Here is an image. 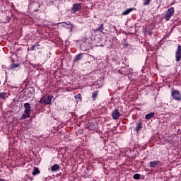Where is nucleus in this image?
I'll return each instance as SVG.
<instances>
[{
  "instance_id": "f257e3e1",
  "label": "nucleus",
  "mask_w": 181,
  "mask_h": 181,
  "mask_svg": "<svg viewBox=\"0 0 181 181\" xmlns=\"http://www.w3.org/2000/svg\"><path fill=\"white\" fill-rule=\"evenodd\" d=\"M24 114L22 115V119H26V118H30V114H32V107H30V103H27L24 104Z\"/></svg>"
},
{
  "instance_id": "f03ea898",
  "label": "nucleus",
  "mask_w": 181,
  "mask_h": 181,
  "mask_svg": "<svg viewBox=\"0 0 181 181\" xmlns=\"http://www.w3.org/2000/svg\"><path fill=\"white\" fill-rule=\"evenodd\" d=\"M52 98H53V95H45L43 96L41 100H40V104H51L52 103Z\"/></svg>"
},
{
  "instance_id": "7ed1b4c3",
  "label": "nucleus",
  "mask_w": 181,
  "mask_h": 181,
  "mask_svg": "<svg viewBox=\"0 0 181 181\" xmlns=\"http://www.w3.org/2000/svg\"><path fill=\"white\" fill-rule=\"evenodd\" d=\"M175 13V8L171 7L168 9L167 13L165 15L164 18L165 21H169L173 14Z\"/></svg>"
},
{
  "instance_id": "20e7f679",
  "label": "nucleus",
  "mask_w": 181,
  "mask_h": 181,
  "mask_svg": "<svg viewBox=\"0 0 181 181\" xmlns=\"http://www.w3.org/2000/svg\"><path fill=\"white\" fill-rule=\"evenodd\" d=\"M171 95L174 100H176V101H180L181 95H180V92H179V90H173Z\"/></svg>"
},
{
  "instance_id": "39448f33",
  "label": "nucleus",
  "mask_w": 181,
  "mask_h": 181,
  "mask_svg": "<svg viewBox=\"0 0 181 181\" xmlns=\"http://www.w3.org/2000/svg\"><path fill=\"white\" fill-rule=\"evenodd\" d=\"M112 117L114 119H118L121 117V113H119V110L115 109L112 112Z\"/></svg>"
},
{
  "instance_id": "423d86ee",
  "label": "nucleus",
  "mask_w": 181,
  "mask_h": 181,
  "mask_svg": "<svg viewBox=\"0 0 181 181\" xmlns=\"http://www.w3.org/2000/svg\"><path fill=\"white\" fill-rule=\"evenodd\" d=\"M81 4H74L72 8H71V12L74 13H76V12H78L80 9H81Z\"/></svg>"
},
{
  "instance_id": "0eeeda50",
  "label": "nucleus",
  "mask_w": 181,
  "mask_h": 181,
  "mask_svg": "<svg viewBox=\"0 0 181 181\" xmlns=\"http://www.w3.org/2000/svg\"><path fill=\"white\" fill-rule=\"evenodd\" d=\"M160 164V161L159 160L151 161L149 163V168H156V166H158Z\"/></svg>"
},
{
  "instance_id": "6e6552de",
  "label": "nucleus",
  "mask_w": 181,
  "mask_h": 181,
  "mask_svg": "<svg viewBox=\"0 0 181 181\" xmlns=\"http://www.w3.org/2000/svg\"><path fill=\"white\" fill-rule=\"evenodd\" d=\"M52 172H59L60 170V165L59 164H55L51 167Z\"/></svg>"
},
{
  "instance_id": "1a4fd4ad",
  "label": "nucleus",
  "mask_w": 181,
  "mask_h": 181,
  "mask_svg": "<svg viewBox=\"0 0 181 181\" xmlns=\"http://www.w3.org/2000/svg\"><path fill=\"white\" fill-rule=\"evenodd\" d=\"M83 59V54H78L76 56L74 62L75 63H77V62H80V60H81Z\"/></svg>"
},
{
  "instance_id": "9d476101",
  "label": "nucleus",
  "mask_w": 181,
  "mask_h": 181,
  "mask_svg": "<svg viewBox=\"0 0 181 181\" xmlns=\"http://www.w3.org/2000/svg\"><path fill=\"white\" fill-rule=\"evenodd\" d=\"M133 11H134L133 8H127L124 11H123L122 15L123 16L128 15L130 12H132Z\"/></svg>"
},
{
  "instance_id": "9b49d317",
  "label": "nucleus",
  "mask_w": 181,
  "mask_h": 181,
  "mask_svg": "<svg viewBox=\"0 0 181 181\" xmlns=\"http://www.w3.org/2000/svg\"><path fill=\"white\" fill-rule=\"evenodd\" d=\"M181 59V52H175V60L176 62H180Z\"/></svg>"
},
{
  "instance_id": "f8f14e48",
  "label": "nucleus",
  "mask_w": 181,
  "mask_h": 181,
  "mask_svg": "<svg viewBox=\"0 0 181 181\" xmlns=\"http://www.w3.org/2000/svg\"><path fill=\"white\" fill-rule=\"evenodd\" d=\"M155 117L154 112H151L147 115H146V119H151V118H153Z\"/></svg>"
},
{
  "instance_id": "ddd939ff",
  "label": "nucleus",
  "mask_w": 181,
  "mask_h": 181,
  "mask_svg": "<svg viewBox=\"0 0 181 181\" xmlns=\"http://www.w3.org/2000/svg\"><path fill=\"white\" fill-rule=\"evenodd\" d=\"M142 128V122H139L137 124H136V132H138L139 131H141Z\"/></svg>"
},
{
  "instance_id": "4468645a",
  "label": "nucleus",
  "mask_w": 181,
  "mask_h": 181,
  "mask_svg": "<svg viewBox=\"0 0 181 181\" xmlns=\"http://www.w3.org/2000/svg\"><path fill=\"white\" fill-rule=\"evenodd\" d=\"M96 32H100L101 33H103V30H104V24H101L100 26L98 28H96Z\"/></svg>"
},
{
  "instance_id": "2eb2a0df",
  "label": "nucleus",
  "mask_w": 181,
  "mask_h": 181,
  "mask_svg": "<svg viewBox=\"0 0 181 181\" xmlns=\"http://www.w3.org/2000/svg\"><path fill=\"white\" fill-rule=\"evenodd\" d=\"M40 173V171L39 170L38 168H34V170L33 172V175H39Z\"/></svg>"
},
{
  "instance_id": "dca6fc26",
  "label": "nucleus",
  "mask_w": 181,
  "mask_h": 181,
  "mask_svg": "<svg viewBox=\"0 0 181 181\" xmlns=\"http://www.w3.org/2000/svg\"><path fill=\"white\" fill-rule=\"evenodd\" d=\"M7 93L5 92L0 93V98H2V100H5L6 98Z\"/></svg>"
},
{
  "instance_id": "f3484780",
  "label": "nucleus",
  "mask_w": 181,
  "mask_h": 181,
  "mask_svg": "<svg viewBox=\"0 0 181 181\" xmlns=\"http://www.w3.org/2000/svg\"><path fill=\"white\" fill-rule=\"evenodd\" d=\"M98 96V91H95L92 93V98L93 101L95 100V98H97Z\"/></svg>"
},
{
  "instance_id": "a211bd4d",
  "label": "nucleus",
  "mask_w": 181,
  "mask_h": 181,
  "mask_svg": "<svg viewBox=\"0 0 181 181\" xmlns=\"http://www.w3.org/2000/svg\"><path fill=\"white\" fill-rule=\"evenodd\" d=\"M133 179H135V180H139V179H141V175L140 174H134L133 175Z\"/></svg>"
},
{
  "instance_id": "6ab92c4d",
  "label": "nucleus",
  "mask_w": 181,
  "mask_h": 181,
  "mask_svg": "<svg viewBox=\"0 0 181 181\" xmlns=\"http://www.w3.org/2000/svg\"><path fill=\"white\" fill-rule=\"evenodd\" d=\"M21 64H12L11 65V69H16V67H20Z\"/></svg>"
},
{
  "instance_id": "aec40b11",
  "label": "nucleus",
  "mask_w": 181,
  "mask_h": 181,
  "mask_svg": "<svg viewBox=\"0 0 181 181\" xmlns=\"http://www.w3.org/2000/svg\"><path fill=\"white\" fill-rule=\"evenodd\" d=\"M63 23H65V25H70L71 32L73 30V28H74V25L71 24L70 22H68V23L64 22Z\"/></svg>"
},
{
  "instance_id": "412c9836",
  "label": "nucleus",
  "mask_w": 181,
  "mask_h": 181,
  "mask_svg": "<svg viewBox=\"0 0 181 181\" xmlns=\"http://www.w3.org/2000/svg\"><path fill=\"white\" fill-rule=\"evenodd\" d=\"M151 0H145V1L143 3V5L144 6H146V5H149V4H151Z\"/></svg>"
},
{
  "instance_id": "4be33fe9",
  "label": "nucleus",
  "mask_w": 181,
  "mask_h": 181,
  "mask_svg": "<svg viewBox=\"0 0 181 181\" xmlns=\"http://www.w3.org/2000/svg\"><path fill=\"white\" fill-rule=\"evenodd\" d=\"M37 46H40L39 44H35L30 48V50H35V47H37Z\"/></svg>"
},
{
  "instance_id": "5701e85b",
  "label": "nucleus",
  "mask_w": 181,
  "mask_h": 181,
  "mask_svg": "<svg viewBox=\"0 0 181 181\" xmlns=\"http://www.w3.org/2000/svg\"><path fill=\"white\" fill-rule=\"evenodd\" d=\"M76 100H80L81 98V94L78 93L76 95H75Z\"/></svg>"
},
{
  "instance_id": "b1692460",
  "label": "nucleus",
  "mask_w": 181,
  "mask_h": 181,
  "mask_svg": "<svg viewBox=\"0 0 181 181\" xmlns=\"http://www.w3.org/2000/svg\"><path fill=\"white\" fill-rule=\"evenodd\" d=\"M176 52H181V46L180 45L177 46V50Z\"/></svg>"
},
{
  "instance_id": "393cba45",
  "label": "nucleus",
  "mask_w": 181,
  "mask_h": 181,
  "mask_svg": "<svg viewBox=\"0 0 181 181\" xmlns=\"http://www.w3.org/2000/svg\"><path fill=\"white\" fill-rule=\"evenodd\" d=\"M0 181H8V180H6V179H4V178H0Z\"/></svg>"
},
{
  "instance_id": "a878e982",
  "label": "nucleus",
  "mask_w": 181,
  "mask_h": 181,
  "mask_svg": "<svg viewBox=\"0 0 181 181\" xmlns=\"http://www.w3.org/2000/svg\"><path fill=\"white\" fill-rule=\"evenodd\" d=\"M163 139V137H159V139Z\"/></svg>"
},
{
  "instance_id": "bb28decb",
  "label": "nucleus",
  "mask_w": 181,
  "mask_h": 181,
  "mask_svg": "<svg viewBox=\"0 0 181 181\" xmlns=\"http://www.w3.org/2000/svg\"><path fill=\"white\" fill-rule=\"evenodd\" d=\"M116 28V27L115 26H114V29H115Z\"/></svg>"
}]
</instances>
